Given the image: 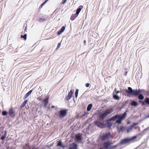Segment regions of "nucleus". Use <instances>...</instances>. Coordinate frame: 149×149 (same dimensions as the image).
Returning a JSON list of instances; mask_svg holds the SVG:
<instances>
[{"label":"nucleus","instance_id":"obj_1","mask_svg":"<svg viewBox=\"0 0 149 149\" xmlns=\"http://www.w3.org/2000/svg\"><path fill=\"white\" fill-rule=\"evenodd\" d=\"M124 91L127 94L128 97L132 96L133 97H138V99L139 100H143L144 96L142 93L145 92L143 89H133L131 87H129L127 89H124Z\"/></svg>","mask_w":149,"mask_h":149},{"label":"nucleus","instance_id":"obj_2","mask_svg":"<svg viewBox=\"0 0 149 149\" xmlns=\"http://www.w3.org/2000/svg\"><path fill=\"white\" fill-rule=\"evenodd\" d=\"M109 110V111L106 110L103 112L100 113L98 114V119H97L100 120L101 121H103L108 114L113 112V109L112 108L110 109Z\"/></svg>","mask_w":149,"mask_h":149},{"label":"nucleus","instance_id":"obj_3","mask_svg":"<svg viewBox=\"0 0 149 149\" xmlns=\"http://www.w3.org/2000/svg\"><path fill=\"white\" fill-rule=\"evenodd\" d=\"M126 112L127 111H126L122 114H117L116 120L115 122V123L121 124L122 123L123 120L125 119L127 116Z\"/></svg>","mask_w":149,"mask_h":149},{"label":"nucleus","instance_id":"obj_4","mask_svg":"<svg viewBox=\"0 0 149 149\" xmlns=\"http://www.w3.org/2000/svg\"><path fill=\"white\" fill-rule=\"evenodd\" d=\"M136 136H134L130 138H126L122 139L119 143L120 144L124 145L130 142V141L135 139L137 137Z\"/></svg>","mask_w":149,"mask_h":149},{"label":"nucleus","instance_id":"obj_5","mask_svg":"<svg viewBox=\"0 0 149 149\" xmlns=\"http://www.w3.org/2000/svg\"><path fill=\"white\" fill-rule=\"evenodd\" d=\"M111 136V134L110 132L106 133L100 136V139L102 141H107L109 140V137Z\"/></svg>","mask_w":149,"mask_h":149},{"label":"nucleus","instance_id":"obj_6","mask_svg":"<svg viewBox=\"0 0 149 149\" xmlns=\"http://www.w3.org/2000/svg\"><path fill=\"white\" fill-rule=\"evenodd\" d=\"M68 109H61L58 112V116L61 119L65 116L67 114Z\"/></svg>","mask_w":149,"mask_h":149},{"label":"nucleus","instance_id":"obj_7","mask_svg":"<svg viewBox=\"0 0 149 149\" xmlns=\"http://www.w3.org/2000/svg\"><path fill=\"white\" fill-rule=\"evenodd\" d=\"M101 120L97 119L94 122V124L98 127L102 129L105 128V124L104 122H102Z\"/></svg>","mask_w":149,"mask_h":149},{"label":"nucleus","instance_id":"obj_8","mask_svg":"<svg viewBox=\"0 0 149 149\" xmlns=\"http://www.w3.org/2000/svg\"><path fill=\"white\" fill-rule=\"evenodd\" d=\"M141 100H139L138 101V102L140 103H141V105L145 106L146 104L148 105H149V98L146 97L145 98L144 101Z\"/></svg>","mask_w":149,"mask_h":149},{"label":"nucleus","instance_id":"obj_9","mask_svg":"<svg viewBox=\"0 0 149 149\" xmlns=\"http://www.w3.org/2000/svg\"><path fill=\"white\" fill-rule=\"evenodd\" d=\"M8 113L9 116L11 118H13L15 116V111L14 110L13 108H11L9 109Z\"/></svg>","mask_w":149,"mask_h":149},{"label":"nucleus","instance_id":"obj_10","mask_svg":"<svg viewBox=\"0 0 149 149\" xmlns=\"http://www.w3.org/2000/svg\"><path fill=\"white\" fill-rule=\"evenodd\" d=\"M109 141L104 142L102 144L104 149H110L111 146L109 144Z\"/></svg>","mask_w":149,"mask_h":149},{"label":"nucleus","instance_id":"obj_11","mask_svg":"<svg viewBox=\"0 0 149 149\" xmlns=\"http://www.w3.org/2000/svg\"><path fill=\"white\" fill-rule=\"evenodd\" d=\"M111 121L109 119L107 120L105 124V128L106 127L109 128H110L112 125V123L111 122Z\"/></svg>","mask_w":149,"mask_h":149},{"label":"nucleus","instance_id":"obj_12","mask_svg":"<svg viewBox=\"0 0 149 149\" xmlns=\"http://www.w3.org/2000/svg\"><path fill=\"white\" fill-rule=\"evenodd\" d=\"M138 124V123H133V124L131 125L129 128H127V133H128L132 131L133 128L134 127V126L136 125H137Z\"/></svg>","mask_w":149,"mask_h":149},{"label":"nucleus","instance_id":"obj_13","mask_svg":"<svg viewBox=\"0 0 149 149\" xmlns=\"http://www.w3.org/2000/svg\"><path fill=\"white\" fill-rule=\"evenodd\" d=\"M73 94V92L71 90L66 97V100L67 101L69 100L72 97Z\"/></svg>","mask_w":149,"mask_h":149},{"label":"nucleus","instance_id":"obj_14","mask_svg":"<svg viewBox=\"0 0 149 149\" xmlns=\"http://www.w3.org/2000/svg\"><path fill=\"white\" fill-rule=\"evenodd\" d=\"M82 134L80 133H78L77 135L76 136L75 139L76 140L78 141H81L82 140Z\"/></svg>","mask_w":149,"mask_h":149},{"label":"nucleus","instance_id":"obj_15","mask_svg":"<svg viewBox=\"0 0 149 149\" xmlns=\"http://www.w3.org/2000/svg\"><path fill=\"white\" fill-rule=\"evenodd\" d=\"M65 29V26H62L60 30L58 31L57 33V34L58 35H60L62 33H63Z\"/></svg>","mask_w":149,"mask_h":149},{"label":"nucleus","instance_id":"obj_16","mask_svg":"<svg viewBox=\"0 0 149 149\" xmlns=\"http://www.w3.org/2000/svg\"><path fill=\"white\" fill-rule=\"evenodd\" d=\"M78 148V145L74 143H73L72 146L69 147V149H77Z\"/></svg>","mask_w":149,"mask_h":149},{"label":"nucleus","instance_id":"obj_17","mask_svg":"<svg viewBox=\"0 0 149 149\" xmlns=\"http://www.w3.org/2000/svg\"><path fill=\"white\" fill-rule=\"evenodd\" d=\"M49 97H46L44 100L43 102H44V106L45 107H47V105L48 103V100Z\"/></svg>","mask_w":149,"mask_h":149},{"label":"nucleus","instance_id":"obj_18","mask_svg":"<svg viewBox=\"0 0 149 149\" xmlns=\"http://www.w3.org/2000/svg\"><path fill=\"white\" fill-rule=\"evenodd\" d=\"M131 106L136 107L138 106V103L136 101L133 100L132 101L131 103H130Z\"/></svg>","mask_w":149,"mask_h":149},{"label":"nucleus","instance_id":"obj_19","mask_svg":"<svg viewBox=\"0 0 149 149\" xmlns=\"http://www.w3.org/2000/svg\"><path fill=\"white\" fill-rule=\"evenodd\" d=\"M83 8V6H79L76 11V13L77 14V15H78L81 9Z\"/></svg>","mask_w":149,"mask_h":149},{"label":"nucleus","instance_id":"obj_20","mask_svg":"<svg viewBox=\"0 0 149 149\" xmlns=\"http://www.w3.org/2000/svg\"><path fill=\"white\" fill-rule=\"evenodd\" d=\"M78 16L76 13L72 14L70 17V19L72 21L74 20Z\"/></svg>","mask_w":149,"mask_h":149},{"label":"nucleus","instance_id":"obj_21","mask_svg":"<svg viewBox=\"0 0 149 149\" xmlns=\"http://www.w3.org/2000/svg\"><path fill=\"white\" fill-rule=\"evenodd\" d=\"M88 114L89 113L87 111H85L82 114L81 117L84 118V117H87Z\"/></svg>","mask_w":149,"mask_h":149},{"label":"nucleus","instance_id":"obj_22","mask_svg":"<svg viewBox=\"0 0 149 149\" xmlns=\"http://www.w3.org/2000/svg\"><path fill=\"white\" fill-rule=\"evenodd\" d=\"M28 100H25L24 102L22 104L21 106H20V108L21 109L22 108L24 107L26 104L27 103Z\"/></svg>","mask_w":149,"mask_h":149},{"label":"nucleus","instance_id":"obj_23","mask_svg":"<svg viewBox=\"0 0 149 149\" xmlns=\"http://www.w3.org/2000/svg\"><path fill=\"white\" fill-rule=\"evenodd\" d=\"M113 98L115 100H118L119 99V97L116 94H114L113 95Z\"/></svg>","mask_w":149,"mask_h":149},{"label":"nucleus","instance_id":"obj_24","mask_svg":"<svg viewBox=\"0 0 149 149\" xmlns=\"http://www.w3.org/2000/svg\"><path fill=\"white\" fill-rule=\"evenodd\" d=\"M92 106L93 105L92 104H90L88 105L87 108V111H88L91 110Z\"/></svg>","mask_w":149,"mask_h":149},{"label":"nucleus","instance_id":"obj_25","mask_svg":"<svg viewBox=\"0 0 149 149\" xmlns=\"http://www.w3.org/2000/svg\"><path fill=\"white\" fill-rule=\"evenodd\" d=\"M117 114H116V115L110 118L109 119L111 121H112V120H114L115 119H116L117 118Z\"/></svg>","mask_w":149,"mask_h":149},{"label":"nucleus","instance_id":"obj_26","mask_svg":"<svg viewBox=\"0 0 149 149\" xmlns=\"http://www.w3.org/2000/svg\"><path fill=\"white\" fill-rule=\"evenodd\" d=\"M8 114V112L5 110L3 111L2 112L1 114L3 116H6Z\"/></svg>","mask_w":149,"mask_h":149},{"label":"nucleus","instance_id":"obj_27","mask_svg":"<svg viewBox=\"0 0 149 149\" xmlns=\"http://www.w3.org/2000/svg\"><path fill=\"white\" fill-rule=\"evenodd\" d=\"M120 145V144L119 143H118L117 144H116V145L112 146H111L110 149H113L115 148H116L118 146Z\"/></svg>","mask_w":149,"mask_h":149},{"label":"nucleus","instance_id":"obj_28","mask_svg":"<svg viewBox=\"0 0 149 149\" xmlns=\"http://www.w3.org/2000/svg\"><path fill=\"white\" fill-rule=\"evenodd\" d=\"M27 35L26 34H25L24 35H21V38H23L24 40H26V39Z\"/></svg>","mask_w":149,"mask_h":149},{"label":"nucleus","instance_id":"obj_29","mask_svg":"<svg viewBox=\"0 0 149 149\" xmlns=\"http://www.w3.org/2000/svg\"><path fill=\"white\" fill-rule=\"evenodd\" d=\"M124 128V126H120V128L118 127V130H119V132H123V129Z\"/></svg>","mask_w":149,"mask_h":149},{"label":"nucleus","instance_id":"obj_30","mask_svg":"<svg viewBox=\"0 0 149 149\" xmlns=\"http://www.w3.org/2000/svg\"><path fill=\"white\" fill-rule=\"evenodd\" d=\"M57 143L56 145L57 146H61V145L62 144V141L61 140H59L57 141Z\"/></svg>","mask_w":149,"mask_h":149},{"label":"nucleus","instance_id":"obj_31","mask_svg":"<svg viewBox=\"0 0 149 149\" xmlns=\"http://www.w3.org/2000/svg\"><path fill=\"white\" fill-rule=\"evenodd\" d=\"M38 21L40 22H43L46 21V19L44 18H40L38 20Z\"/></svg>","mask_w":149,"mask_h":149},{"label":"nucleus","instance_id":"obj_32","mask_svg":"<svg viewBox=\"0 0 149 149\" xmlns=\"http://www.w3.org/2000/svg\"><path fill=\"white\" fill-rule=\"evenodd\" d=\"M49 0H45L44 2H43L40 5V7L41 8L42 7L49 1Z\"/></svg>","mask_w":149,"mask_h":149},{"label":"nucleus","instance_id":"obj_33","mask_svg":"<svg viewBox=\"0 0 149 149\" xmlns=\"http://www.w3.org/2000/svg\"><path fill=\"white\" fill-rule=\"evenodd\" d=\"M33 89H32L31 90H30L29 92H28L26 94V96H27L28 97L29 96L31 93L32 92Z\"/></svg>","mask_w":149,"mask_h":149},{"label":"nucleus","instance_id":"obj_34","mask_svg":"<svg viewBox=\"0 0 149 149\" xmlns=\"http://www.w3.org/2000/svg\"><path fill=\"white\" fill-rule=\"evenodd\" d=\"M78 92H79V90L78 89H77L76 90V91H75V95L76 98H77L78 96Z\"/></svg>","mask_w":149,"mask_h":149},{"label":"nucleus","instance_id":"obj_35","mask_svg":"<svg viewBox=\"0 0 149 149\" xmlns=\"http://www.w3.org/2000/svg\"><path fill=\"white\" fill-rule=\"evenodd\" d=\"M6 136H5L4 135H3L2 136L1 138V139L2 140H4L6 138Z\"/></svg>","mask_w":149,"mask_h":149},{"label":"nucleus","instance_id":"obj_36","mask_svg":"<svg viewBox=\"0 0 149 149\" xmlns=\"http://www.w3.org/2000/svg\"><path fill=\"white\" fill-rule=\"evenodd\" d=\"M92 125V124H89L88 125V126L86 129V131L89 130L90 126Z\"/></svg>","mask_w":149,"mask_h":149},{"label":"nucleus","instance_id":"obj_37","mask_svg":"<svg viewBox=\"0 0 149 149\" xmlns=\"http://www.w3.org/2000/svg\"><path fill=\"white\" fill-rule=\"evenodd\" d=\"M67 0H63L61 3L63 4L65 3L67 1Z\"/></svg>","mask_w":149,"mask_h":149},{"label":"nucleus","instance_id":"obj_38","mask_svg":"<svg viewBox=\"0 0 149 149\" xmlns=\"http://www.w3.org/2000/svg\"><path fill=\"white\" fill-rule=\"evenodd\" d=\"M90 86V84L89 83H87L86 84L85 86L86 87H88Z\"/></svg>","mask_w":149,"mask_h":149},{"label":"nucleus","instance_id":"obj_39","mask_svg":"<svg viewBox=\"0 0 149 149\" xmlns=\"http://www.w3.org/2000/svg\"><path fill=\"white\" fill-rule=\"evenodd\" d=\"M60 147H61L62 148H64L65 147H66V146H65L64 144H62L61 145V146Z\"/></svg>","mask_w":149,"mask_h":149},{"label":"nucleus","instance_id":"obj_40","mask_svg":"<svg viewBox=\"0 0 149 149\" xmlns=\"http://www.w3.org/2000/svg\"><path fill=\"white\" fill-rule=\"evenodd\" d=\"M7 133V131L6 130H5L4 131V134H3V135H4L5 136H6Z\"/></svg>","mask_w":149,"mask_h":149},{"label":"nucleus","instance_id":"obj_41","mask_svg":"<svg viewBox=\"0 0 149 149\" xmlns=\"http://www.w3.org/2000/svg\"><path fill=\"white\" fill-rule=\"evenodd\" d=\"M128 103V101L127 100H126L125 102V103L124 104V105H125L126 104H127Z\"/></svg>","mask_w":149,"mask_h":149},{"label":"nucleus","instance_id":"obj_42","mask_svg":"<svg viewBox=\"0 0 149 149\" xmlns=\"http://www.w3.org/2000/svg\"><path fill=\"white\" fill-rule=\"evenodd\" d=\"M125 70H126V71H125V72L124 73L125 75V76H126L127 75V71H126L127 70L126 69H125Z\"/></svg>","mask_w":149,"mask_h":149},{"label":"nucleus","instance_id":"obj_43","mask_svg":"<svg viewBox=\"0 0 149 149\" xmlns=\"http://www.w3.org/2000/svg\"><path fill=\"white\" fill-rule=\"evenodd\" d=\"M61 45V42L58 43V45H57V46H58V47H60Z\"/></svg>","mask_w":149,"mask_h":149},{"label":"nucleus","instance_id":"obj_44","mask_svg":"<svg viewBox=\"0 0 149 149\" xmlns=\"http://www.w3.org/2000/svg\"><path fill=\"white\" fill-rule=\"evenodd\" d=\"M127 128L126 127L124 126V128L123 129V131L125 130H127Z\"/></svg>","mask_w":149,"mask_h":149},{"label":"nucleus","instance_id":"obj_45","mask_svg":"<svg viewBox=\"0 0 149 149\" xmlns=\"http://www.w3.org/2000/svg\"><path fill=\"white\" fill-rule=\"evenodd\" d=\"M27 97H28V96H26V95L25 94L24 97V99H25Z\"/></svg>","mask_w":149,"mask_h":149},{"label":"nucleus","instance_id":"obj_46","mask_svg":"<svg viewBox=\"0 0 149 149\" xmlns=\"http://www.w3.org/2000/svg\"><path fill=\"white\" fill-rule=\"evenodd\" d=\"M116 94L117 95V94H118V93H120V91H116Z\"/></svg>","mask_w":149,"mask_h":149},{"label":"nucleus","instance_id":"obj_47","mask_svg":"<svg viewBox=\"0 0 149 149\" xmlns=\"http://www.w3.org/2000/svg\"><path fill=\"white\" fill-rule=\"evenodd\" d=\"M27 26H26L25 27V29H24V31H26V29H27Z\"/></svg>","mask_w":149,"mask_h":149},{"label":"nucleus","instance_id":"obj_48","mask_svg":"<svg viewBox=\"0 0 149 149\" xmlns=\"http://www.w3.org/2000/svg\"><path fill=\"white\" fill-rule=\"evenodd\" d=\"M146 118H149V113L146 116Z\"/></svg>","mask_w":149,"mask_h":149},{"label":"nucleus","instance_id":"obj_49","mask_svg":"<svg viewBox=\"0 0 149 149\" xmlns=\"http://www.w3.org/2000/svg\"><path fill=\"white\" fill-rule=\"evenodd\" d=\"M54 107H55L54 106H53V105H52L51 106V108L52 109H53V108H54Z\"/></svg>","mask_w":149,"mask_h":149},{"label":"nucleus","instance_id":"obj_50","mask_svg":"<svg viewBox=\"0 0 149 149\" xmlns=\"http://www.w3.org/2000/svg\"><path fill=\"white\" fill-rule=\"evenodd\" d=\"M130 123V121H128L127 122V124H129Z\"/></svg>","mask_w":149,"mask_h":149},{"label":"nucleus","instance_id":"obj_51","mask_svg":"<svg viewBox=\"0 0 149 149\" xmlns=\"http://www.w3.org/2000/svg\"><path fill=\"white\" fill-rule=\"evenodd\" d=\"M38 100H39L40 101H42V99L41 98L40 99H38Z\"/></svg>","mask_w":149,"mask_h":149},{"label":"nucleus","instance_id":"obj_52","mask_svg":"<svg viewBox=\"0 0 149 149\" xmlns=\"http://www.w3.org/2000/svg\"><path fill=\"white\" fill-rule=\"evenodd\" d=\"M116 88H115L114 89V92H114L115 91L116 92Z\"/></svg>","mask_w":149,"mask_h":149},{"label":"nucleus","instance_id":"obj_53","mask_svg":"<svg viewBox=\"0 0 149 149\" xmlns=\"http://www.w3.org/2000/svg\"><path fill=\"white\" fill-rule=\"evenodd\" d=\"M109 144H110V146H111V145L112 144V143H110L109 141Z\"/></svg>","mask_w":149,"mask_h":149},{"label":"nucleus","instance_id":"obj_54","mask_svg":"<svg viewBox=\"0 0 149 149\" xmlns=\"http://www.w3.org/2000/svg\"><path fill=\"white\" fill-rule=\"evenodd\" d=\"M59 48V47H58V46H57V47H56V49H58Z\"/></svg>","mask_w":149,"mask_h":149},{"label":"nucleus","instance_id":"obj_55","mask_svg":"<svg viewBox=\"0 0 149 149\" xmlns=\"http://www.w3.org/2000/svg\"><path fill=\"white\" fill-rule=\"evenodd\" d=\"M84 43H85L86 42V40H85L84 41Z\"/></svg>","mask_w":149,"mask_h":149},{"label":"nucleus","instance_id":"obj_56","mask_svg":"<svg viewBox=\"0 0 149 149\" xmlns=\"http://www.w3.org/2000/svg\"><path fill=\"white\" fill-rule=\"evenodd\" d=\"M56 115L57 116L58 115H57V113H55V115Z\"/></svg>","mask_w":149,"mask_h":149},{"label":"nucleus","instance_id":"obj_57","mask_svg":"<svg viewBox=\"0 0 149 149\" xmlns=\"http://www.w3.org/2000/svg\"><path fill=\"white\" fill-rule=\"evenodd\" d=\"M100 149H103V148H100Z\"/></svg>","mask_w":149,"mask_h":149},{"label":"nucleus","instance_id":"obj_58","mask_svg":"<svg viewBox=\"0 0 149 149\" xmlns=\"http://www.w3.org/2000/svg\"><path fill=\"white\" fill-rule=\"evenodd\" d=\"M1 128H3V127H1Z\"/></svg>","mask_w":149,"mask_h":149},{"label":"nucleus","instance_id":"obj_59","mask_svg":"<svg viewBox=\"0 0 149 149\" xmlns=\"http://www.w3.org/2000/svg\"><path fill=\"white\" fill-rule=\"evenodd\" d=\"M56 10H55V11H54V12H55Z\"/></svg>","mask_w":149,"mask_h":149}]
</instances>
